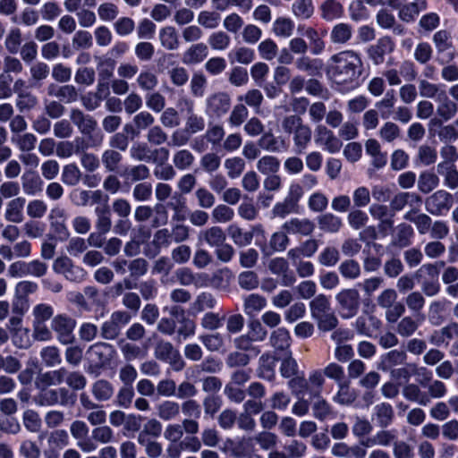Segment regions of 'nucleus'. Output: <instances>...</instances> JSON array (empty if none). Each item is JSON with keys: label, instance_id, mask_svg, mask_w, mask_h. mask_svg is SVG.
Masks as SVG:
<instances>
[{"label": "nucleus", "instance_id": "obj_38", "mask_svg": "<svg viewBox=\"0 0 458 458\" xmlns=\"http://www.w3.org/2000/svg\"><path fill=\"white\" fill-rule=\"evenodd\" d=\"M118 346L123 359L130 362L138 359H143L146 355V352L141 349L139 345L126 342L124 339L118 341Z\"/></svg>", "mask_w": 458, "mask_h": 458}, {"label": "nucleus", "instance_id": "obj_39", "mask_svg": "<svg viewBox=\"0 0 458 458\" xmlns=\"http://www.w3.org/2000/svg\"><path fill=\"white\" fill-rule=\"evenodd\" d=\"M227 232L233 243L239 247L248 246L252 242L253 232L243 231L235 224L230 225Z\"/></svg>", "mask_w": 458, "mask_h": 458}, {"label": "nucleus", "instance_id": "obj_23", "mask_svg": "<svg viewBox=\"0 0 458 458\" xmlns=\"http://www.w3.org/2000/svg\"><path fill=\"white\" fill-rule=\"evenodd\" d=\"M414 236V231L411 225L399 224L392 234L391 245L398 249L409 247Z\"/></svg>", "mask_w": 458, "mask_h": 458}, {"label": "nucleus", "instance_id": "obj_15", "mask_svg": "<svg viewBox=\"0 0 458 458\" xmlns=\"http://www.w3.org/2000/svg\"><path fill=\"white\" fill-rule=\"evenodd\" d=\"M268 344L275 354H287L291 352L292 337L285 327L274 329L268 337Z\"/></svg>", "mask_w": 458, "mask_h": 458}, {"label": "nucleus", "instance_id": "obj_55", "mask_svg": "<svg viewBox=\"0 0 458 458\" xmlns=\"http://www.w3.org/2000/svg\"><path fill=\"white\" fill-rule=\"evenodd\" d=\"M251 438L265 451L275 448L278 443V437L269 430L261 431Z\"/></svg>", "mask_w": 458, "mask_h": 458}, {"label": "nucleus", "instance_id": "obj_29", "mask_svg": "<svg viewBox=\"0 0 458 458\" xmlns=\"http://www.w3.org/2000/svg\"><path fill=\"white\" fill-rule=\"evenodd\" d=\"M66 374L67 370L65 368H60L55 370L47 371L39 375L36 384L38 387H48L50 386H57L64 381Z\"/></svg>", "mask_w": 458, "mask_h": 458}, {"label": "nucleus", "instance_id": "obj_11", "mask_svg": "<svg viewBox=\"0 0 458 458\" xmlns=\"http://www.w3.org/2000/svg\"><path fill=\"white\" fill-rule=\"evenodd\" d=\"M55 273L62 275L70 282L81 283L86 277L85 270L73 263L67 256L56 258L53 263Z\"/></svg>", "mask_w": 458, "mask_h": 458}, {"label": "nucleus", "instance_id": "obj_52", "mask_svg": "<svg viewBox=\"0 0 458 458\" xmlns=\"http://www.w3.org/2000/svg\"><path fill=\"white\" fill-rule=\"evenodd\" d=\"M136 82L140 89L150 92L157 88L158 80L157 75L150 70H142L138 74Z\"/></svg>", "mask_w": 458, "mask_h": 458}, {"label": "nucleus", "instance_id": "obj_33", "mask_svg": "<svg viewBox=\"0 0 458 458\" xmlns=\"http://www.w3.org/2000/svg\"><path fill=\"white\" fill-rule=\"evenodd\" d=\"M403 395L411 402L420 405L427 406L430 403V398L427 393L422 392L417 384H407L403 387Z\"/></svg>", "mask_w": 458, "mask_h": 458}, {"label": "nucleus", "instance_id": "obj_14", "mask_svg": "<svg viewBox=\"0 0 458 458\" xmlns=\"http://www.w3.org/2000/svg\"><path fill=\"white\" fill-rule=\"evenodd\" d=\"M315 141L329 153H336L343 147L341 140L323 124H318L315 128Z\"/></svg>", "mask_w": 458, "mask_h": 458}, {"label": "nucleus", "instance_id": "obj_21", "mask_svg": "<svg viewBox=\"0 0 458 458\" xmlns=\"http://www.w3.org/2000/svg\"><path fill=\"white\" fill-rule=\"evenodd\" d=\"M407 353L405 351L394 349L383 354L378 363V369L384 372H389L399 365L405 364Z\"/></svg>", "mask_w": 458, "mask_h": 458}, {"label": "nucleus", "instance_id": "obj_32", "mask_svg": "<svg viewBox=\"0 0 458 458\" xmlns=\"http://www.w3.org/2000/svg\"><path fill=\"white\" fill-rule=\"evenodd\" d=\"M91 392L97 401L107 402L114 396V388L111 382L102 378L93 383Z\"/></svg>", "mask_w": 458, "mask_h": 458}, {"label": "nucleus", "instance_id": "obj_44", "mask_svg": "<svg viewBox=\"0 0 458 458\" xmlns=\"http://www.w3.org/2000/svg\"><path fill=\"white\" fill-rule=\"evenodd\" d=\"M439 185L438 176L429 171L420 174L418 178V189L421 193L428 194Z\"/></svg>", "mask_w": 458, "mask_h": 458}, {"label": "nucleus", "instance_id": "obj_49", "mask_svg": "<svg viewBox=\"0 0 458 458\" xmlns=\"http://www.w3.org/2000/svg\"><path fill=\"white\" fill-rule=\"evenodd\" d=\"M420 322L411 316L402 318L396 325V333L402 337L411 336L419 328Z\"/></svg>", "mask_w": 458, "mask_h": 458}, {"label": "nucleus", "instance_id": "obj_2", "mask_svg": "<svg viewBox=\"0 0 458 458\" xmlns=\"http://www.w3.org/2000/svg\"><path fill=\"white\" fill-rule=\"evenodd\" d=\"M282 129L284 133L293 135V142L297 154H301L311 142L312 131L309 124L303 123L297 114L286 115L282 120Z\"/></svg>", "mask_w": 458, "mask_h": 458}, {"label": "nucleus", "instance_id": "obj_46", "mask_svg": "<svg viewBox=\"0 0 458 458\" xmlns=\"http://www.w3.org/2000/svg\"><path fill=\"white\" fill-rule=\"evenodd\" d=\"M256 167L265 175L277 174L280 169V160L276 157L266 155L258 160Z\"/></svg>", "mask_w": 458, "mask_h": 458}, {"label": "nucleus", "instance_id": "obj_13", "mask_svg": "<svg viewBox=\"0 0 458 458\" xmlns=\"http://www.w3.org/2000/svg\"><path fill=\"white\" fill-rule=\"evenodd\" d=\"M231 98L226 92L210 94L206 99V113L209 116L220 118L230 109Z\"/></svg>", "mask_w": 458, "mask_h": 458}, {"label": "nucleus", "instance_id": "obj_45", "mask_svg": "<svg viewBox=\"0 0 458 458\" xmlns=\"http://www.w3.org/2000/svg\"><path fill=\"white\" fill-rule=\"evenodd\" d=\"M374 410V416L376 417L380 428H386L392 423L394 419V410L389 403H378L375 406Z\"/></svg>", "mask_w": 458, "mask_h": 458}, {"label": "nucleus", "instance_id": "obj_58", "mask_svg": "<svg viewBox=\"0 0 458 458\" xmlns=\"http://www.w3.org/2000/svg\"><path fill=\"white\" fill-rule=\"evenodd\" d=\"M195 157L188 149H180L174 154L173 164L178 170H187L194 163Z\"/></svg>", "mask_w": 458, "mask_h": 458}, {"label": "nucleus", "instance_id": "obj_62", "mask_svg": "<svg viewBox=\"0 0 458 458\" xmlns=\"http://www.w3.org/2000/svg\"><path fill=\"white\" fill-rule=\"evenodd\" d=\"M211 216L214 223L226 224L233 219L234 211L225 204H219L213 208Z\"/></svg>", "mask_w": 458, "mask_h": 458}, {"label": "nucleus", "instance_id": "obj_41", "mask_svg": "<svg viewBox=\"0 0 458 458\" xmlns=\"http://www.w3.org/2000/svg\"><path fill=\"white\" fill-rule=\"evenodd\" d=\"M259 147L268 152L276 153L285 148L284 140H279L271 131L264 133L258 141Z\"/></svg>", "mask_w": 458, "mask_h": 458}, {"label": "nucleus", "instance_id": "obj_36", "mask_svg": "<svg viewBox=\"0 0 458 458\" xmlns=\"http://www.w3.org/2000/svg\"><path fill=\"white\" fill-rule=\"evenodd\" d=\"M95 228L102 233H108L112 229L111 212L107 205L95 208Z\"/></svg>", "mask_w": 458, "mask_h": 458}, {"label": "nucleus", "instance_id": "obj_27", "mask_svg": "<svg viewBox=\"0 0 458 458\" xmlns=\"http://www.w3.org/2000/svg\"><path fill=\"white\" fill-rule=\"evenodd\" d=\"M123 176L124 180L131 183H138L147 182L150 177V169L145 164H138L126 167Z\"/></svg>", "mask_w": 458, "mask_h": 458}, {"label": "nucleus", "instance_id": "obj_59", "mask_svg": "<svg viewBox=\"0 0 458 458\" xmlns=\"http://www.w3.org/2000/svg\"><path fill=\"white\" fill-rule=\"evenodd\" d=\"M62 182L67 186H75L81 180V172L75 164L64 166L61 175Z\"/></svg>", "mask_w": 458, "mask_h": 458}, {"label": "nucleus", "instance_id": "obj_47", "mask_svg": "<svg viewBox=\"0 0 458 458\" xmlns=\"http://www.w3.org/2000/svg\"><path fill=\"white\" fill-rule=\"evenodd\" d=\"M295 66L299 71L305 72L309 75L314 76L319 73L322 63L318 59H311L310 57L303 55L296 59Z\"/></svg>", "mask_w": 458, "mask_h": 458}, {"label": "nucleus", "instance_id": "obj_28", "mask_svg": "<svg viewBox=\"0 0 458 458\" xmlns=\"http://www.w3.org/2000/svg\"><path fill=\"white\" fill-rule=\"evenodd\" d=\"M157 416L165 421L176 419L180 414V404L172 400H165L155 406Z\"/></svg>", "mask_w": 458, "mask_h": 458}, {"label": "nucleus", "instance_id": "obj_17", "mask_svg": "<svg viewBox=\"0 0 458 458\" xmlns=\"http://www.w3.org/2000/svg\"><path fill=\"white\" fill-rule=\"evenodd\" d=\"M403 219L412 223L419 234L424 235L429 233L432 227V218L426 213L420 212V208L414 207L403 215Z\"/></svg>", "mask_w": 458, "mask_h": 458}, {"label": "nucleus", "instance_id": "obj_18", "mask_svg": "<svg viewBox=\"0 0 458 458\" xmlns=\"http://www.w3.org/2000/svg\"><path fill=\"white\" fill-rule=\"evenodd\" d=\"M70 119L83 135L91 134L98 126L97 121L91 115L84 114L78 108L71 110Z\"/></svg>", "mask_w": 458, "mask_h": 458}, {"label": "nucleus", "instance_id": "obj_64", "mask_svg": "<svg viewBox=\"0 0 458 458\" xmlns=\"http://www.w3.org/2000/svg\"><path fill=\"white\" fill-rule=\"evenodd\" d=\"M135 393L133 386H122L114 398V404L120 408L128 409L133 401Z\"/></svg>", "mask_w": 458, "mask_h": 458}, {"label": "nucleus", "instance_id": "obj_10", "mask_svg": "<svg viewBox=\"0 0 458 458\" xmlns=\"http://www.w3.org/2000/svg\"><path fill=\"white\" fill-rule=\"evenodd\" d=\"M425 209L432 216H442L449 211L454 204L451 193L445 190H438L425 199Z\"/></svg>", "mask_w": 458, "mask_h": 458}, {"label": "nucleus", "instance_id": "obj_6", "mask_svg": "<svg viewBox=\"0 0 458 458\" xmlns=\"http://www.w3.org/2000/svg\"><path fill=\"white\" fill-rule=\"evenodd\" d=\"M131 315L126 310L114 311L100 327V336L106 341L116 340L123 328L130 323Z\"/></svg>", "mask_w": 458, "mask_h": 458}, {"label": "nucleus", "instance_id": "obj_5", "mask_svg": "<svg viewBox=\"0 0 458 458\" xmlns=\"http://www.w3.org/2000/svg\"><path fill=\"white\" fill-rule=\"evenodd\" d=\"M397 292L393 288L383 290L376 299L377 304L385 310L386 320L389 323H395L405 312V306L397 301Z\"/></svg>", "mask_w": 458, "mask_h": 458}, {"label": "nucleus", "instance_id": "obj_26", "mask_svg": "<svg viewBox=\"0 0 458 458\" xmlns=\"http://www.w3.org/2000/svg\"><path fill=\"white\" fill-rule=\"evenodd\" d=\"M22 191L26 195L35 196L42 191L43 181L33 170H27L21 177Z\"/></svg>", "mask_w": 458, "mask_h": 458}, {"label": "nucleus", "instance_id": "obj_16", "mask_svg": "<svg viewBox=\"0 0 458 458\" xmlns=\"http://www.w3.org/2000/svg\"><path fill=\"white\" fill-rule=\"evenodd\" d=\"M394 44L389 37L380 38L376 44L369 47L367 54L374 65L382 64L385 56L394 51Z\"/></svg>", "mask_w": 458, "mask_h": 458}, {"label": "nucleus", "instance_id": "obj_63", "mask_svg": "<svg viewBox=\"0 0 458 458\" xmlns=\"http://www.w3.org/2000/svg\"><path fill=\"white\" fill-rule=\"evenodd\" d=\"M40 358L43 363L49 368L57 366L62 361L59 349L54 345L42 348L40 351Z\"/></svg>", "mask_w": 458, "mask_h": 458}, {"label": "nucleus", "instance_id": "obj_61", "mask_svg": "<svg viewBox=\"0 0 458 458\" xmlns=\"http://www.w3.org/2000/svg\"><path fill=\"white\" fill-rule=\"evenodd\" d=\"M54 308L47 303L36 304L32 309V323H46L53 318Z\"/></svg>", "mask_w": 458, "mask_h": 458}, {"label": "nucleus", "instance_id": "obj_37", "mask_svg": "<svg viewBox=\"0 0 458 458\" xmlns=\"http://www.w3.org/2000/svg\"><path fill=\"white\" fill-rule=\"evenodd\" d=\"M159 41L161 46L169 51L176 50L180 46L177 31L173 26H166L160 30Z\"/></svg>", "mask_w": 458, "mask_h": 458}, {"label": "nucleus", "instance_id": "obj_35", "mask_svg": "<svg viewBox=\"0 0 458 458\" xmlns=\"http://www.w3.org/2000/svg\"><path fill=\"white\" fill-rule=\"evenodd\" d=\"M268 268L272 274L277 276H284L283 283L284 285H292L295 282L293 276H287L286 273L289 269L288 262L284 258H274L268 263Z\"/></svg>", "mask_w": 458, "mask_h": 458}, {"label": "nucleus", "instance_id": "obj_40", "mask_svg": "<svg viewBox=\"0 0 458 458\" xmlns=\"http://www.w3.org/2000/svg\"><path fill=\"white\" fill-rule=\"evenodd\" d=\"M200 239L204 240L210 247H218L223 244L226 239L225 233L219 226L214 225L199 234Z\"/></svg>", "mask_w": 458, "mask_h": 458}, {"label": "nucleus", "instance_id": "obj_31", "mask_svg": "<svg viewBox=\"0 0 458 458\" xmlns=\"http://www.w3.org/2000/svg\"><path fill=\"white\" fill-rule=\"evenodd\" d=\"M217 301L215 296L210 293H201L197 295L194 301L191 304L190 312L191 315H197L205 310H212L216 307Z\"/></svg>", "mask_w": 458, "mask_h": 458}, {"label": "nucleus", "instance_id": "obj_24", "mask_svg": "<svg viewBox=\"0 0 458 458\" xmlns=\"http://www.w3.org/2000/svg\"><path fill=\"white\" fill-rule=\"evenodd\" d=\"M278 360L276 354L269 352L262 353L259 359V364L257 369L258 377L271 381L275 377V368L276 361Z\"/></svg>", "mask_w": 458, "mask_h": 458}, {"label": "nucleus", "instance_id": "obj_54", "mask_svg": "<svg viewBox=\"0 0 458 458\" xmlns=\"http://www.w3.org/2000/svg\"><path fill=\"white\" fill-rule=\"evenodd\" d=\"M179 327H176V339L178 341L186 340L193 336L196 333V323L193 319L186 317L182 318L178 321Z\"/></svg>", "mask_w": 458, "mask_h": 458}, {"label": "nucleus", "instance_id": "obj_20", "mask_svg": "<svg viewBox=\"0 0 458 458\" xmlns=\"http://www.w3.org/2000/svg\"><path fill=\"white\" fill-rule=\"evenodd\" d=\"M208 55V47L205 43H194L183 52L182 62L186 65H194L203 62Z\"/></svg>", "mask_w": 458, "mask_h": 458}, {"label": "nucleus", "instance_id": "obj_3", "mask_svg": "<svg viewBox=\"0 0 458 458\" xmlns=\"http://www.w3.org/2000/svg\"><path fill=\"white\" fill-rule=\"evenodd\" d=\"M310 310L320 332H329L337 327L339 320L332 310L328 297L325 294L317 295L310 302Z\"/></svg>", "mask_w": 458, "mask_h": 458}, {"label": "nucleus", "instance_id": "obj_12", "mask_svg": "<svg viewBox=\"0 0 458 458\" xmlns=\"http://www.w3.org/2000/svg\"><path fill=\"white\" fill-rule=\"evenodd\" d=\"M87 353L94 363V367L99 369L110 365L116 355V350L111 344L98 342L89 346Z\"/></svg>", "mask_w": 458, "mask_h": 458}, {"label": "nucleus", "instance_id": "obj_60", "mask_svg": "<svg viewBox=\"0 0 458 458\" xmlns=\"http://www.w3.org/2000/svg\"><path fill=\"white\" fill-rule=\"evenodd\" d=\"M225 319V315L220 316L218 313L208 311L200 318V326L205 330L216 331L222 327Z\"/></svg>", "mask_w": 458, "mask_h": 458}, {"label": "nucleus", "instance_id": "obj_53", "mask_svg": "<svg viewBox=\"0 0 458 458\" xmlns=\"http://www.w3.org/2000/svg\"><path fill=\"white\" fill-rule=\"evenodd\" d=\"M445 307L442 301H433L428 305V318L431 325L439 326L445 321Z\"/></svg>", "mask_w": 458, "mask_h": 458}, {"label": "nucleus", "instance_id": "obj_25", "mask_svg": "<svg viewBox=\"0 0 458 458\" xmlns=\"http://www.w3.org/2000/svg\"><path fill=\"white\" fill-rule=\"evenodd\" d=\"M282 228L288 233L310 235L315 230V224L308 218H292L286 221Z\"/></svg>", "mask_w": 458, "mask_h": 458}, {"label": "nucleus", "instance_id": "obj_8", "mask_svg": "<svg viewBox=\"0 0 458 458\" xmlns=\"http://www.w3.org/2000/svg\"><path fill=\"white\" fill-rule=\"evenodd\" d=\"M360 300V293L354 288L343 289L336 293L335 301L344 318H353L358 313Z\"/></svg>", "mask_w": 458, "mask_h": 458}, {"label": "nucleus", "instance_id": "obj_9", "mask_svg": "<svg viewBox=\"0 0 458 458\" xmlns=\"http://www.w3.org/2000/svg\"><path fill=\"white\" fill-rule=\"evenodd\" d=\"M75 327L76 320L64 313L55 315L51 320V329L55 333L59 343L64 345L73 343Z\"/></svg>", "mask_w": 458, "mask_h": 458}, {"label": "nucleus", "instance_id": "obj_51", "mask_svg": "<svg viewBox=\"0 0 458 458\" xmlns=\"http://www.w3.org/2000/svg\"><path fill=\"white\" fill-rule=\"evenodd\" d=\"M311 408L313 416L319 420H324L332 412L330 404L320 394H313Z\"/></svg>", "mask_w": 458, "mask_h": 458}, {"label": "nucleus", "instance_id": "obj_56", "mask_svg": "<svg viewBox=\"0 0 458 458\" xmlns=\"http://www.w3.org/2000/svg\"><path fill=\"white\" fill-rule=\"evenodd\" d=\"M132 198L137 202H148L153 195V186L149 182L136 183L131 191Z\"/></svg>", "mask_w": 458, "mask_h": 458}, {"label": "nucleus", "instance_id": "obj_50", "mask_svg": "<svg viewBox=\"0 0 458 458\" xmlns=\"http://www.w3.org/2000/svg\"><path fill=\"white\" fill-rule=\"evenodd\" d=\"M321 15L327 21H333L343 15V5L335 0H327L320 5Z\"/></svg>", "mask_w": 458, "mask_h": 458}, {"label": "nucleus", "instance_id": "obj_1", "mask_svg": "<svg viewBox=\"0 0 458 458\" xmlns=\"http://www.w3.org/2000/svg\"><path fill=\"white\" fill-rule=\"evenodd\" d=\"M327 76L330 81L345 89H354L363 72L360 55L352 50L339 52L330 57Z\"/></svg>", "mask_w": 458, "mask_h": 458}, {"label": "nucleus", "instance_id": "obj_57", "mask_svg": "<svg viewBox=\"0 0 458 458\" xmlns=\"http://www.w3.org/2000/svg\"><path fill=\"white\" fill-rule=\"evenodd\" d=\"M47 444L50 448L64 449L70 444V437L65 429H55L50 432Z\"/></svg>", "mask_w": 458, "mask_h": 458}, {"label": "nucleus", "instance_id": "obj_7", "mask_svg": "<svg viewBox=\"0 0 458 458\" xmlns=\"http://www.w3.org/2000/svg\"><path fill=\"white\" fill-rule=\"evenodd\" d=\"M154 356L157 360L168 363L175 371H181L185 367L179 350L170 341L157 339L154 346Z\"/></svg>", "mask_w": 458, "mask_h": 458}, {"label": "nucleus", "instance_id": "obj_34", "mask_svg": "<svg viewBox=\"0 0 458 458\" xmlns=\"http://www.w3.org/2000/svg\"><path fill=\"white\" fill-rule=\"evenodd\" d=\"M25 201V199L22 197H17L10 200L5 209V219L12 223H21L23 220L22 210Z\"/></svg>", "mask_w": 458, "mask_h": 458}, {"label": "nucleus", "instance_id": "obj_4", "mask_svg": "<svg viewBox=\"0 0 458 458\" xmlns=\"http://www.w3.org/2000/svg\"><path fill=\"white\" fill-rule=\"evenodd\" d=\"M134 220L139 224L150 221L152 228H159L168 222V212L164 204L157 203L154 207L140 205L134 209Z\"/></svg>", "mask_w": 458, "mask_h": 458}, {"label": "nucleus", "instance_id": "obj_42", "mask_svg": "<svg viewBox=\"0 0 458 458\" xmlns=\"http://www.w3.org/2000/svg\"><path fill=\"white\" fill-rule=\"evenodd\" d=\"M266 305V298L257 293L249 294L243 300V310L249 316L259 312Z\"/></svg>", "mask_w": 458, "mask_h": 458}, {"label": "nucleus", "instance_id": "obj_48", "mask_svg": "<svg viewBox=\"0 0 458 458\" xmlns=\"http://www.w3.org/2000/svg\"><path fill=\"white\" fill-rule=\"evenodd\" d=\"M319 228L327 233H337L342 225V219L334 214L326 213L318 218Z\"/></svg>", "mask_w": 458, "mask_h": 458}, {"label": "nucleus", "instance_id": "obj_43", "mask_svg": "<svg viewBox=\"0 0 458 458\" xmlns=\"http://www.w3.org/2000/svg\"><path fill=\"white\" fill-rule=\"evenodd\" d=\"M199 340L204 347L211 352H220L225 344V336L219 332L201 335Z\"/></svg>", "mask_w": 458, "mask_h": 458}, {"label": "nucleus", "instance_id": "obj_22", "mask_svg": "<svg viewBox=\"0 0 458 458\" xmlns=\"http://www.w3.org/2000/svg\"><path fill=\"white\" fill-rule=\"evenodd\" d=\"M289 242L286 232H276L271 235L267 244L260 246V250L264 257H270L275 252L284 251Z\"/></svg>", "mask_w": 458, "mask_h": 458}, {"label": "nucleus", "instance_id": "obj_19", "mask_svg": "<svg viewBox=\"0 0 458 458\" xmlns=\"http://www.w3.org/2000/svg\"><path fill=\"white\" fill-rule=\"evenodd\" d=\"M422 203V198L415 193L409 191H402L396 193L390 201V208L393 212L403 210L406 205H410L412 208L414 207L420 208Z\"/></svg>", "mask_w": 458, "mask_h": 458}, {"label": "nucleus", "instance_id": "obj_30", "mask_svg": "<svg viewBox=\"0 0 458 458\" xmlns=\"http://www.w3.org/2000/svg\"><path fill=\"white\" fill-rule=\"evenodd\" d=\"M123 157L120 151L114 148H106L101 154V162L106 172H117Z\"/></svg>", "mask_w": 458, "mask_h": 458}]
</instances>
